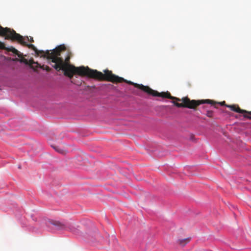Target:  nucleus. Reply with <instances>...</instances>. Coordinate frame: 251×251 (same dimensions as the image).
Returning <instances> with one entry per match:
<instances>
[{"instance_id":"obj_1","label":"nucleus","mask_w":251,"mask_h":251,"mask_svg":"<svg viewBox=\"0 0 251 251\" xmlns=\"http://www.w3.org/2000/svg\"><path fill=\"white\" fill-rule=\"evenodd\" d=\"M104 74H103L97 70H92L88 67L81 66L78 68L76 75L82 76H86L100 81L106 80L116 83L125 82L127 84L133 85L135 87L139 88L152 96L172 100V102L177 107L196 109L197 106L201 104L208 103L211 105L215 104V101L209 99L204 100H190L188 97H184L180 99L179 98L172 96L170 93L168 91L159 93L157 91L152 90L148 86L139 84L125 79L123 77L113 74L111 71L105 70L104 71Z\"/></svg>"},{"instance_id":"obj_2","label":"nucleus","mask_w":251,"mask_h":251,"mask_svg":"<svg viewBox=\"0 0 251 251\" xmlns=\"http://www.w3.org/2000/svg\"><path fill=\"white\" fill-rule=\"evenodd\" d=\"M9 33L10 36L8 37L10 38L11 40L17 41L23 45L27 46L29 49L33 50L36 55L46 58L50 63V62L54 63L52 67L57 71H63L64 75L72 78L74 75H76L79 67H75L70 64L71 52L66 50L64 45H60L51 50H39L33 44H29L24 41V37L17 33L15 31H12V33L9 31Z\"/></svg>"},{"instance_id":"obj_3","label":"nucleus","mask_w":251,"mask_h":251,"mask_svg":"<svg viewBox=\"0 0 251 251\" xmlns=\"http://www.w3.org/2000/svg\"><path fill=\"white\" fill-rule=\"evenodd\" d=\"M50 224L54 226L56 229L62 230L65 229L69 230L74 233H77V230L75 227L73 225L66 224H64L57 221H50Z\"/></svg>"},{"instance_id":"obj_4","label":"nucleus","mask_w":251,"mask_h":251,"mask_svg":"<svg viewBox=\"0 0 251 251\" xmlns=\"http://www.w3.org/2000/svg\"><path fill=\"white\" fill-rule=\"evenodd\" d=\"M226 107H229L233 111L244 114V117L245 118L251 120V115L249 113L251 111L249 112L245 110L241 109L238 105L235 104L226 105Z\"/></svg>"},{"instance_id":"obj_5","label":"nucleus","mask_w":251,"mask_h":251,"mask_svg":"<svg viewBox=\"0 0 251 251\" xmlns=\"http://www.w3.org/2000/svg\"><path fill=\"white\" fill-rule=\"evenodd\" d=\"M19 53L21 55V56L19 57L21 58L19 60L20 62L24 63L26 65H28L32 69H34V65H38V63L35 62L33 59H30L28 60L27 59L22 57V54L19 51Z\"/></svg>"},{"instance_id":"obj_6","label":"nucleus","mask_w":251,"mask_h":251,"mask_svg":"<svg viewBox=\"0 0 251 251\" xmlns=\"http://www.w3.org/2000/svg\"><path fill=\"white\" fill-rule=\"evenodd\" d=\"M10 31V32L12 33V31H15L13 29H11L8 27H3L1 26H0V36H4L5 39H10L11 40L10 38H8V36H10V35L9 34V31Z\"/></svg>"},{"instance_id":"obj_7","label":"nucleus","mask_w":251,"mask_h":251,"mask_svg":"<svg viewBox=\"0 0 251 251\" xmlns=\"http://www.w3.org/2000/svg\"><path fill=\"white\" fill-rule=\"evenodd\" d=\"M0 49H5L7 51H11L13 53L18 55V57H21V55L19 53V51L15 49L13 47H11L10 48H6L5 47V45L4 43L0 41Z\"/></svg>"},{"instance_id":"obj_8","label":"nucleus","mask_w":251,"mask_h":251,"mask_svg":"<svg viewBox=\"0 0 251 251\" xmlns=\"http://www.w3.org/2000/svg\"><path fill=\"white\" fill-rule=\"evenodd\" d=\"M54 150L57 151L58 152L61 153V154H64L66 152V149L65 147L61 148L58 146H52Z\"/></svg>"},{"instance_id":"obj_9","label":"nucleus","mask_w":251,"mask_h":251,"mask_svg":"<svg viewBox=\"0 0 251 251\" xmlns=\"http://www.w3.org/2000/svg\"><path fill=\"white\" fill-rule=\"evenodd\" d=\"M191 240L190 238H187L183 239H179L178 240V243L182 246H184L188 243L190 242Z\"/></svg>"},{"instance_id":"obj_10","label":"nucleus","mask_w":251,"mask_h":251,"mask_svg":"<svg viewBox=\"0 0 251 251\" xmlns=\"http://www.w3.org/2000/svg\"><path fill=\"white\" fill-rule=\"evenodd\" d=\"M45 66H44V65L42 66L40 64L38 63V65H34V69H33L35 70L36 69H37L38 68H40L43 70H45Z\"/></svg>"},{"instance_id":"obj_11","label":"nucleus","mask_w":251,"mask_h":251,"mask_svg":"<svg viewBox=\"0 0 251 251\" xmlns=\"http://www.w3.org/2000/svg\"><path fill=\"white\" fill-rule=\"evenodd\" d=\"M213 111L211 110H208L206 112V115L208 117H213Z\"/></svg>"},{"instance_id":"obj_12","label":"nucleus","mask_w":251,"mask_h":251,"mask_svg":"<svg viewBox=\"0 0 251 251\" xmlns=\"http://www.w3.org/2000/svg\"><path fill=\"white\" fill-rule=\"evenodd\" d=\"M45 70H46L47 72H50L51 71V69L48 66H46Z\"/></svg>"},{"instance_id":"obj_13","label":"nucleus","mask_w":251,"mask_h":251,"mask_svg":"<svg viewBox=\"0 0 251 251\" xmlns=\"http://www.w3.org/2000/svg\"><path fill=\"white\" fill-rule=\"evenodd\" d=\"M27 39L30 42H34V40L32 37H30L29 38L27 37Z\"/></svg>"},{"instance_id":"obj_14","label":"nucleus","mask_w":251,"mask_h":251,"mask_svg":"<svg viewBox=\"0 0 251 251\" xmlns=\"http://www.w3.org/2000/svg\"><path fill=\"white\" fill-rule=\"evenodd\" d=\"M219 104H220V105H225L226 106V102L225 101H223L222 102H219L218 103Z\"/></svg>"},{"instance_id":"obj_15","label":"nucleus","mask_w":251,"mask_h":251,"mask_svg":"<svg viewBox=\"0 0 251 251\" xmlns=\"http://www.w3.org/2000/svg\"><path fill=\"white\" fill-rule=\"evenodd\" d=\"M249 113L251 115V111Z\"/></svg>"}]
</instances>
